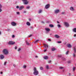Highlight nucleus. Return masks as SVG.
I'll return each mask as SVG.
<instances>
[{
	"label": "nucleus",
	"instance_id": "nucleus-5",
	"mask_svg": "<svg viewBox=\"0 0 76 76\" xmlns=\"http://www.w3.org/2000/svg\"><path fill=\"white\" fill-rule=\"evenodd\" d=\"M64 24L66 27H69V23L67 22H64Z\"/></svg>",
	"mask_w": 76,
	"mask_h": 76
},
{
	"label": "nucleus",
	"instance_id": "nucleus-1",
	"mask_svg": "<svg viewBox=\"0 0 76 76\" xmlns=\"http://www.w3.org/2000/svg\"><path fill=\"white\" fill-rule=\"evenodd\" d=\"M2 52L5 55H7L9 54V51H8V50L7 49H4L3 51Z\"/></svg>",
	"mask_w": 76,
	"mask_h": 76
},
{
	"label": "nucleus",
	"instance_id": "nucleus-40",
	"mask_svg": "<svg viewBox=\"0 0 76 76\" xmlns=\"http://www.w3.org/2000/svg\"><path fill=\"white\" fill-rule=\"evenodd\" d=\"M47 50V49H45L44 50V52H46V51Z\"/></svg>",
	"mask_w": 76,
	"mask_h": 76
},
{
	"label": "nucleus",
	"instance_id": "nucleus-13",
	"mask_svg": "<svg viewBox=\"0 0 76 76\" xmlns=\"http://www.w3.org/2000/svg\"><path fill=\"white\" fill-rule=\"evenodd\" d=\"M44 47H45V48H48V45L46 44L44 45Z\"/></svg>",
	"mask_w": 76,
	"mask_h": 76
},
{
	"label": "nucleus",
	"instance_id": "nucleus-43",
	"mask_svg": "<svg viewBox=\"0 0 76 76\" xmlns=\"http://www.w3.org/2000/svg\"><path fill=\"white\" fill-rule=\"evenodd\" d=\"M48 63H50L51 62V61H48Z\"/></svg>",
	"mask_w": 76,
	"mask_h": 76
},
{
	"label": "nucleus",
	"instance_id": "nucleus-58",
	"mask_svg": "<svg viewBox=\"0 0 76 76\" xmlns=\"http://www.w3.org/2000/svg\"><path fill=\"white\" fill-rule=\"evenodd\" d=\"M57 23H59V22L57 21Z\"/></svg>",
	"mask_w": 76,
	"mask_h": 76
},
{
	"label": "nucleus",
	"instance_id": "nucleus-17",
	"mask_svg": "<svg viewBox=\"0 0 76 76\" xmlns=\"http://www.w3.org/2000/svg\"><path fill=\"white\" fill-rule=\"evenodd\" d=\"M45 30H46V31L48 32V31H50V30L48 28H45Z\"/></svg>",
	"mask_w": 76,
	"mask_h": 76
},
{
	"label": "nucleus",
	"instance_id": "nucleus-12",
	"mask_svg": "<svg viewBox=\"0 0 76 76\" xmlns=\"http://www.w3.org/2000/svg\"><path fill=\"white\" fill-rule=\"evenodd\" d=\"M55 37L56 38H60V36L57 34H56L55 35Z\"/></svg>",
	"mask_w": 76,
	"mask_h": 76
},
{
	"label": "nucleus",
	"instance_id": "nucleus-36",
	"mask_svg": "<svg viewBox=\"0 0 76 76\" xmlns=\"http://www.w3.org/2000/svg\"><path fill=\"white\" fill-rule=\"evenodd\" d=\"M68 53H69V51H67L66 52V55H67V54H68Z\"/></svg>",
	"mask_w": 76,
	"mask_h": 76
},
{
	"label": "nucleus",
	"instance_id": "nucleus-18",
	"mask_svg": "<svg viewBox=\"0 0 76 76\" xmlns=\"http://www.w3.org/2000/svg\"><path fill=\"white\" fill-rule=\"evenodd\" d=\"M1 7H2V5L0 4V12H1L2 11L1 9Z\"/></svg>",
	"mask_w": 76,
	"mask_h": 76
},
{
	"label": "nucleus",
	"instance_id": "nucleus-56",
	"mask_svg": "<svg viewBox=\"0 0 76 76\" xmlns=\"http://www.w3.org/2000/svg\"><path fill=\"white\" fill-rule=\"evenodd\" d=\"M26 11H24V13H26Z\"/></svg>",
	"mask_w": 76,
	"mask_h": 76
},
{
	"label": "nucleus",
	"instance_id": "nucleus-25",
	"mask_svg": "<svg viewBox=\"0 0 76 76\" xmlns=\"http://www.w3.org/2000/svg\"><path fill=\"white\" fill-rule=\"evenodd\" d=\"M23 67V69H26V65H24Z\"/></svg>",
	"mask_w": 76,
	"mask_h": 76
},
{
	"label": "nucleus",
	"instance_id": "nucleus-61",
	"mask_svg": "<svg viewBox=\"0 0 76 76\" xmlns=\"http://www.w3.org/2000/svg\"><path fill=\"white\" fill-rule=\"evenodd\" d=\"M20 58H21V56H20Z\"/></svg>",
	"mask_w": 76,
	"mask_h": 76
},
{
	"label": "nucleus",
	"instance_id": "nucleus-52",
	"mask_svg": "<svg viewBox=\"0 0 76 76\" xmlns=\"http://www.w3.org/2000/svg\"><path fill=\"white\" fill-rule=\"evenodd\" d=\"M42 23H44V21H42Z\"/></svg>",
	"mask_w": 76,
	"mask_h": 76
},
{
	"label": "nucleus",
	"instance_id": "nucleus-42",
	"mask_svg": "<svg viewBox=\"0 0 76 76\" xmlns=\"http://www.w3.org/2000/svg\"><path fill=\"white\" fill-rule=\"evenodd\" d=\"M32 34H31L30 35H29V36H28V37H32Z\"/></svg>",
	"mask_w": 76,
	"mask_h": 76
},
{
	"label": "nucleus",
	"instance_id": "nucleus-11",
	"mask_svg": "<svg viewBox=\"0 0 76 76\" xmlns=\"http://www.w3.org/2000/svg\"><path fill=\"white\" fill-rule=\"evenodd\" d=\"M0 58L1 59H3L4 58V56L1 55L0 56Z\"/></svg>",
	"mask_w": 76,
	"mask_h": 76
},
{
	"label": "nucleus",
	"instance_id": "nucleus-45",
	"mask_svg": "<svg viewBox=\"0 0 76 76\" xmlns=\"http://www.w3.org/2000/svg\"><path fill=\"white\" fill-rule=\"evenodd\" d=\"M17 9H19V6H17L16 7Z\"/></svg>",
	"mask_w": 76,
	"mask_h": 76
},
{
	"label": "nucleus",
	"instance_id": "nucleus-32",
	"mask_svg": "<svg viewBox=\"0 0 76 76\" xmlns=\"http://www.w3.org/2000/svg\"><path fill=\"white\" fill-rule=\"evenodd\" d=\"M16 13L17 14V15H20V13L19 12H17Z\"/></svg>",
	"mask_w": 76,
	"mask_h": 76
},
{
	"label": "nucleus",
	"instance_id": "nucleus-49",
	"mask_svg": "<svg viewBox=\"0 0 76 76\" xmlns=\"http://www.w3.org/2000/svg\"><path fill=\"white\" fill-rule=\"evenodd\" d=\"M29 21H31V19L29 18Z\"/></svg>",
	"mask_w": 76,
	"mask_h": 76
},
{
	"label": "nucleus",
	"instance_id": "nucleus-22",
	"mask_svg": "<svg viewBox=\"0 0 76 76\" xmlns=\"http://www.w3.org/2000/svg\"><path fill=\"white\" fill-rule=\"evenodd\" d=\"M41 12H42V10H40L39 11L38 13H41Z\"/></svg>",
	"mask_w": 76,
	"mask_h": 76
},
{
	"label": "nucleus",
	"instance_id": "nucleus-59",
	"mask_svg": "<svg viewBox=\"0 0 76 76\" xmlns=\"http://www.w3.org/2000/svg\"><path fill=\"white\" fill-rule=\"evenodd\" d=\"M68 63H70V61H69L68 62Z\"/></svg>",
	"mask_w": 76,
	"mask_h": 76
},
{
	"label": "nucleus",
	"instance_id": "nucleus-41",
	"mask_svg": "<svg viewBox=\"0 0 76 76\" xmlns=\"http://www.w3.org/2000/svg\"><path fill=\"white\" fill-rule=\"evenodd\" d=\"M62 59L63 60H65V59L64 57H63L62 58Z\"/></svg>",
	"mask_w": 76,
	"mask_h": 76
},
{
	"label": "nucleus",
	"instance_id": "nucleus-34",
	"mask_svg": "<svg viewBox=\"0 0 76 76\" xmlns=\"http://www.w3.org/2000/svg\"><path fill=\"white\" fill-rule=\"evenodd\" d=\"M73 71H75V67H73Z\"/></svg>",
	"mask_w": 76,
	"mask_h": 76
},
{
	"label": "nucleus",
	"instance_id": "nucleus-14",
	"mask_svg": "<svg viewBox=\"0 0 76 76\" xmlns=\"http://www.w3.org/2000/svg\"><path fill=\"white\" fill-rule=\"evenodd\" d=\"M43 58L44 59H47L48 58V57L47 56H44Z\"/></svg>",
	"mask_w": 76,
	"mask_h": 76
},
{
	"label": "nucleus",
	"instance_id": "nucleus-24",
	"mask_svg": "<svg viewBox=\"0 0 76 76\" xmlns=\"http://www.w3.org/2000/svg\"><path fill=\"white\" fill-rule=\"evenodd\" d=\"M38 41H39V40H37L34 42V43H36V42H38Z\"/></svg>",
	"mask_w": 76,
	"mask_h": 76
},
{
	"label": "nucleus",
	"instance_id": "nucleus-19",
	"mask_svg": "<svg viewBox=\"0 0 76 76\" xmlns=\"http://www.w3.org/2000/svg\"><path fill=\"white\" fill-rule=\"evenodd\" d=\"M73 32H76V28H75L73 29Z\"/></svg>",
	"mask_w": 76,
	"mask_h": 76
},
{
	"label": "nucleus",
	"instance_id": "nucleus-55",
	"mask_svg": "<svg viewBox=\"0 0 76 76\" xmlns=\"http://www.w3.org/2000/svg\"><path fill=\"white\" fill-rule=\"evenodd\" d=\"M35 57H36V58H38V56H35Z\"/></svg>",
	"mask_w": 76,
	"mask_h": 76
},
{
	"label": "nucleus",
	"instance_id": "nucleus-54",
	"mask_svg": "<svg viewBox=\"0 0 76 76\" xmlns=\"http://www.w3.org/2000/svg\"><path fill=\"white\" fill-rule=\"evenodd\" d=\"M7 31H10V29H7Z\"/></svg>",
	"mask_w": 76,
	"mask_h": 76
},
{
	"label": "nucleus",
	"instance_id": "nucleus-51",
	"mask_svg": "<svg viewBox=\"0 0 76 76\" xmlns=\"http://www.w3.org/2000/svg\"><path fill=\"white\" fill-rule=\"evenodd\" d=\"M13 66H14V67H15L16 66V65H15V64H14L13 65Z\"/></svg>",
	"mask_w": 76,
	"mask_h": 76
},
{
	"label": "nucleus",
	"instance_id": "nucleus-8",
	"mask_svg": "<svg viewBox=\"0 0 76 76\" xmlns=\"http://www.w3.org/2000/svg\"><path fill=\"white\" fill-rule=\"evenodd\" d=\"M49 7H50V4H48L45 6V9H48Z\"/></svg>",
	"mask_w": 76,
	"mask_h": 76
},
{
	"label": "nucleus",
	"instance_id": "nucleus-44",
	"mask_svg": "<svg viewBox=\"0 0 76 76\" xmlns=\"http://www.w3.org/2000/svg\"><path fill=\"white\" fill-rule=\"evenodd\" d=\"M73 57H75V53H74V54H73Z\"/></svg>",
	"mask_w": 76,
	"mask_h": 76
},
{
	"label": "nucleus",
	"instance_id": "nucleus-35",
	"mask_svg": "<svg viewBox=\"0 0 76 76\" xmlns=\"http://www.w3.org/2000/svg\"><path fill=\"white\" fill-rule=\"evenodd\" d=\"M61 41H58L57 42V43H58V44H60V43H61Z\"/></svg>",
	"mask_w": 76,
	"mask_h": 76
},
{
	"label": "nucleus",
	"instance_id": "nucleus-21",
	"mask_svg": "<svg viewBox=\"0 0 76 76\" xmlns=\"http://www.w3.org/2000/svg\"><path fill=\"white\" fill-rule=\"evenodd\" d=\"M46 68L47 69H49V66L48 65H46Z\"/></svg>",
	"mask_w": 76,
	"mask_h": 76
},
{
	"label": "nucleus",
	"instance_id": "nucleus-39",
	"mask_svg": "<svg viewBox=\"0 0 76 76\" xmlns=\"http://www.w3.org/2000/svg\"><path fill=\"white\" fill-rule=\"evenodd\" d=\"M59 69H63V67H59Z\"/></svg>",
	"mask_w": 76,
	"mask_h": 76
},
{
	"label": "nucleus",
	"instance_id": "nucleus-27",
	"mask_svg": "<svg viewBox=\"0 0 76 76\" xmlns=\"http://www.w3.org/2000/svg\"><path fill=\"white\" fill-rule=\"evenodd\" d=\"M30 8V7L29 6H28L26 7V9H29Z\"/></svg>",
	"mask_w": 76,
	"mask_h": 76
},
{
	"label": "nucleus",
	"instance_id": "nucleus-48",
	"mask_svg": "<svg viewBox=\"0 0 76 76\" xmlns=\"http://www.w3.org/2000/svg\"><path fill=\"white\" fill-rule=\"evenodd\" d=\"M15 50H16L17 49V47H16V46L15 47Z\"/></svg>",
	"mask_w": 76,
	"mask_h": 76
},
{
	"label": "nucleus",
	"instance_id": "nucleus-53",
	"mask_svg": "<svg viewBox=\"0 0 76 76\" xmlns=\"http://www.w3.org/2000/svg\"><path fill=\"white\" fill-rule=\"evenodd\" d=\"M76 34H74V37H76Z\"/></svg>",
	"mask_w": 76,
	"mask_h": 76
},
{
	"label": "nucleus",
	"instance_id": "nucleus-62",
	"mask_svg": "<svg viewBox=\"0 0 76 76\" xmlns=\"http://www.w3.org/2000/svg\"><path fill=\"white\" fill-rule=\"evenodd\" d=\"M69 74H70V73H69Z\"/></svg>",
	"mask_w": 76,
	"mask_h": 76
},
{
	"label": "nucleus",
	"instance_id": "nucleus-31",
	"mask_svg": "<svg viewBox=\"0 0 76 76\" xmlns=\"http://www.w3.org/2000/svg\"><path fill=\"white\" fill-rule=\"evenodd\" d=\"M62 57V55H60L58 56V57Z\"/></svg>",
	"mask_w": 76,
	"mask_h": 76
},
{
	"label": "nucleus",
	"instance_id": "nucleus-9",
	"mask_svg": "<svg viewBox=\"0 0 76 76\" xmlns=\"http://www.w3.org/2000/svg\"><path fill=\"white\" fill-rule=\"evenodd\" d=\"M70 9L71 11H75V9L73 7H70Z\"/></svg>",
	"mask_w": 76,
	"mask_h": 76
},
{
	"label": "nucleus",
	"instance_id": "nucleus-29",
	"mask_svg": "<svg viewBox=\"0 0 76 76\" xmlns=\"http://www.w3.org/2000/svg\"><path fill=\"white\" fill-rule=\"evenodd\" d=\"M57 26L58 27V28H60V27H61V26H60V25L59 24H58L57 25Z\"/></svg>",
	"mask_w": 76,
	"mask_h": 76
},
{
	"label": "nucleus",
	"instance_id": "nucleus-28",
	"mask_svg": "<svg viewBox=\"0 0 76 76\" xmlns=\"http://www.w3.org/2000/svg\"><path fill=\"white\" fill-rule=\"evenodd\" d=\"M40 69L41 70H43V68L42 67H40Z\"/></svg>",
	"mask_w": 76,
	"mask_h": 76
},
{
	"label": "nucleus",
	"instance_id": "nucleus-23",
	"mask_svg": "<svg viewBox=\"0 0 76 76\" xmlns=\"http://www.w3.org/2000/svg\"><path fill=\"white\" fill-rule=\"evenodd\" d=\"M38 41H39V40H37L34 42V43H36V42H38Z\"/></svg>",
	"mask_w": 76,
	"mask_h": 76
},
{
	"label": "nucleus",
	"instance_id": "nucleus-16",
	"mask_svg": "<svg viewBox=\"0 0 76 76\" xmlns=\"http://www.w3.org/2000/svg\"><path fill=\"white\" fill-rule=\"evenodd\" d=\"M67 46L68 47V48H71L72 47V45L70 44H68L67 45Z\"/></svg>",
	"mask_w": 76,
	"mask_h": 76
},
{
	"label": "nucleus",
	"instance_id": "nucleus-38",
	"mask_svg": "<svg viewBox=\"0 0 76 76\" xmlns=\"http://www.w3.org/2000/svg\"><path fill=\"white\" fill-rule=\"evenodd\" d=\"M7 63V62H5L4 63V65L5 66V65H6V63Z\"/></svg>",
	"mask_w": 76,
	"mask_h": 76
},
{
	"label": "nucleus",
	"instance_id": "nucleus-7",
	"mask_svg": "<svg viewBox=\"0 0 76 76\" xmlns=\"http://www.w3.org/2000/svg\"><path fill=\"white\" fill-rule=\"evenodd\" d=\"M23 8H24V6H21L19 7V10H22V9H23Z\"/></svg>",
	"mask_w": 76,
	"mask_h": 76
},
{
	"label": "nucleus",
	"instance_id": "nucleus-20",
	"mask_svg": "<svg viewBox=\"0 0 76 76\" xmlns=\"http://www.w3.org/2000/svg\"><path fill=\"white\" fill-rule=\"evenodd\" d=\"M49 26L50 27V28H53V27H54V26H53V25L52 24H50L49 25Z\"/></svg>",
	"mask_w": 76,
	"mask_h": 76
},
{
	"label": "nucleus",
	"instance_id": "nucleus-37",
	"mask_svg": "<svg viewBox=\"0 0 76 76\" xmlns=\"http://www.w3.org/2000/svg\"><path fill=\"white\" fill-rule=\"evenodd\" d=\"M20 50H21L20 48H19L18 49V51H20Z\"/></svg>",
	"mask_w": 76,
	"mask_h": 76
},
{
	"label": "nucleus",
	"instance_id": "nucleus-50",
	"mask_svg": "<svg viewBox=\"0 0 76 76\" xmlns=\"http://www.w3.org/2000/svg\"><path fill=\"white\" fill-rule=\"evenodd\" d=\"M48 41H51L50 39H48Z\"/></svg>",
	"mask_w": 76,
	"mask_h": 76
},
{
	"label": "nucleus",
	"instance_id": "nucleus-30",
	"mask_svg": "<svg viewBox=\"0 0 76 76\" xmlns=\"http://www.w3.org/2000/svg\"><path fill=\"white\" fill-rule=\"evenodd\" d=\"M26 44L27 45H29V43L28 42L26 41Z\"/></svg>",
	"mask_w": 76,
	"mask_h": 76
},
{
	"label": "nucleus",
	"instance_id": "nucleus-4",
	"mask_svg": "<svg viewBox=\"0 0 76 76\" xmlns=\"http://www.w3.org/2000/svg\"><path fill=\"white\" fill-rule=\"evenodd\" d=\"M15 44V42H13L12 41H10L8 43V44L10 45H12Z\"/></svg>",
	"mask_w": 76,
	"mask_h": 76
},
{
	"label": "nucleus",
	"instance_id": "nucleus-57",
	"mask_svg": "<svg viewBox=\"0 0 76 76\" xmlns=\"http://www.w3.org/2000/svg\"><path fill=\"white\" fill-rule=\"evenodd\" d=\"M3 74V72H1V74Z\"/></svg>",
	"mask_w": 76,
	"mask_h": 76
},
{
	"label": "nucleus",
	"instance_id": "nucleus-10",
	"mask_svg": "<svg viewBox=\"0 0 76 76\" xmlns=\"http://www.w3.org/2000/svg\"><path fill=\"white\" fill-rule=\"evenodd\" d=\"M11 25H12V26H15L16 25V23L14 22H12L11 23Z\"/></svg>",
	"mask_w": 76,
	"mask_h": 76
},
{
	"label": "nucleus",
	"instance_id": "nucleus-15",
	"mask_svg": "<svg viewBox=\"0 0 76 76\" xmlns=\"http://www.w3.org/2000/svg\"><path fill=\"white\" fill-rule=\"evenodd\" d=\"M26 24L28 26H30V25H31L30 23H29V22H27L26 23Z\"/></svg>",
	"mask_w": 76,
	"mask_h": 76
},
{
	"label": "nucleus",
	"instance_id": "nucleus-3",
	"mask_svg": "<svg viewBox=\"0 0 76 76\" xmlns=\"http://www.w3.org/2000/svg\"><path fill=\"white\" fill-rule=\"evenodd\" d=\"M22 1L24 4H27L28 3V2L27 0H22Z\"/></svg>",
	"mask_w": 76,
	"mask_h": 76
},
{
	"label": "nucleus",
	"instance_id": "nucleus-2",
	"mask_svg": "<svg viewBox=\"0 0 76 76\" xmlns=\"http://www.w3.org/2000/svg\"><path fill=\"white\" fill-rule=\"evenodd\" d=\"M34 72H33V74L34 75H38L39 72L37 70V69H36V68L34 67Z\"/></svg>",
	"mask_w": 76,
	"mask_h": 76
},
{
	"label": "nucleus",
	"instance_id": "nucleus-47",
	"mask_svg": "<svg viewBox=\"0 0 76 76\" xmlns=\"http://www.w3.org/2000/svg\"><path fill=\"white\" fill-rule=\"evenodd\" d=\"M12 38H14V37H15V35H13L12 36Z\"/></svg>",
	"mask_w": 76,
	"mask_h": 76
},
{
	"label": "nucleus",
	"instance_id": "nucleus-6",
	"mask_svg": "<svg viewBox=\"0 0 76 76\" xmlns=\"http://www.w3.org/2000/svg\"><path fill=\"white\" fill-rule=\"evenodd\" d=\"M59 12H60V10H54V13L56 14V13H58Z\"/></svg>",
	"mask_w": 76,
	"mask_h": 76
},
{
	"label": "nucleus",
	"instance_id": "nucleus-60",
	"mask_svg": "<svg viewBox=\"0 0 76 76\" xmlns=\"http://www.w3.org/2000/svg\"><path fill=\"white\" fill-rule=\"evenodd\" d=\"M1 34V32L0 31V35Z\"/></svg>",
	"mask_w": 76,
	"mask_h": 76
},
{
	"label": "nucleus",
	"instance_id": "nucleus-33",
	"mask_svg": "<svg viewBox=\"0 0 76 76\" xmlns=\"http://www.w3.org/2000/svg\"><path fill=\"white\" fill-rule=\"evenodd\" d=\"M74 51L75 53H76V49L75 48H74Z\"/></svg>",
	"mask_w": 76,
	"mask_h": 76
},
{
	"label": "nucleus",
	"instance_id": "nucleus-46",
	"mask_svg": "<svg viewBox=\"0 0 76 76\" xmlns=\"http://www.w3.org/2000/svg\"><path fill=\"white\" fill-rule=\"evenodd\" d=\"M64 13H65V12H62L61 13V14H64Z\"/></svg>",
	"mask_w": 76,
	"mask_h": 76
},
{
	"label": "nucleus",
	"instance_id": "nucleus-26",
	"mask_svg": "<svg viewBox=\"0 0 76 76\" xmlns=\"http://www.w3.org/2000/svg\"><path fill=\"white\" fill-rule=\"evenodd\" d=\"M56 50V49H55V48H53L51 49V50L52 51H54V50Z\"/></svg>",
	"mask_w": 76,
	"mask_h": 76
}]
</instances>
